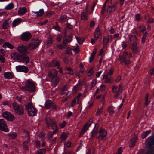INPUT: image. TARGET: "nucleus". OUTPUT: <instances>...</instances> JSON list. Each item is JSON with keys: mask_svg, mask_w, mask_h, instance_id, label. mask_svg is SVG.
I'll use <instances>...</instances> for the list:
<instances>
[{"mask_svg": "<svg viewBox=\"0 0 154 154\" xmlns=\"http://www.w3.org/2000/svg\"><path fill=\"white\" fill-rule=\"evenodd\" d=\"M36 86L35 82L32 80H28L25 82V86L22 87V88L30 92H34Z\"/></svg>", "mask_w": 154, "mask_h": 154, "instance_id": "obj_1", "label": "nucleus"}, {"mask_svg": "<svg viewBox=\"0 0 154 154\" xmlns=\"http://www.w3.org/2000/svg\"><path fill=\"white\" fill-rule=\"evenodd\" d=\"M41 42V40L38 38H33L29 44L27 48L29 50H34L38 48Z\"/></svg>", "mask_w": 154, "mask_h": 154, "instance_id": "obj_2", "label": "nucleus"}, {"mask_svg": "<svg viewBox=\"0 0 154 154\" xmlns=\"http://www.w3.org/2000/svg\"><path fill=\"white\" fill-rule=\"evenodd\" d=\"M132 57V54L131 53H128L126 51L123 52L122 56H119V59L122 63H123L125 64H128L130 63V61L129 59L126 60L131 58Z\"/></svg>", "mask_w": 154, "mask_h": 154, "instance_id": "obj_3", "label": "nucleus"}, {"mask_svg": "<svg viewBox=\"0 0 154 154\" xmlns=\"http://www.w3.org/2000/svg\"><path fill=\"white\" fill-rule=\"evenodd\" d=\"M12 106L15 112L17 114L20 115H22L23 114L24 109L21 105L14 102L12 104Z\"/></svg>", "mask_w": 154, "mask_h": 154, "instance_id": "obj_4", "label": "nucleus"}, {"mask_svg": "<svg viewBox=\"0 0 154 154\" xmlns=\"http://www.w3.org/2000/svg\"><path fill=\"white\" fill-rule=\"evenodd\" d=\"M122 90L121 85L119 84L118 86H113L112 87V92L115 94L114 97L115 98L119 97V96L121 93Z\"/></svg>", "mask_w": 154, "mask_h": 154, "instance_id": "obj_5", "label": "nucleus"}, {"mask_svg": "<svg viewBox=\"0 0 154 154\" xmlns=\"http://www.w3.org/2000/svg\"><path fill=\"white\" fill-rule=\"evenodd\" d=\"M26 109L28 111L29 116H33L36 114V112L35 108L30 103H28L26 105Z\"/></svg>", "mask_w": 154, "mask_h": 154, "instance_id": "obj_6", "label": "nucleus"}, {"mask_svg": "<svg viewBox=\"0 0 154 154\" xmlns=\"http://www.w3.org/2000/svg\"><path fill=\"white\" fill-rule=\"evenodd\" d=\"M47 125L48 127L51 126L52 125V127L54 131L57 132L58 131V128L57 126V124L55 121H53L50 118L47 119Z\"/></svg>", "mask_w": 154, "mask_h": 154, "instance_id": "obj_7", "label": "nucleus"}, {"mask_svg": "<svg viewBox=\"0 0 154 154\" xmlns=\"http://www.w3.org/2000/svg\"><path fill=\"white\" fill-rule=\"evenodd\" d=\"M93 121V118L92 117L89 119L88 122L84 125L82 128V130L80 133L81 136H82L83 135L86 131L88 129L89 127L91 125Z\"/></svg>", "mask_w": 154, "mask_h": 154, "instance_id": "obj_8", "label": "nucleus"}, {"mask_svg": "<svg viewBox=\"0 0 154 154\" xmlns=\"http://www.w3.org/2000/svg\"><path fill=\"white\" fill-rule=\"evenodd\" d=\"M3 117L7 121L12 122L15 119L14 115L8 112H5L3 114Z\"/></svg>", "mask_w": 154, "mask_h": 154, "instance_id": "obj_9", "label": "nucleus"}, {"mask_svg": "<svg viewBox=\"0 0 154 154\" xmlns=\"http://www.w3.org/2000/svg\"><path fill=\"white\" fill-rule=\"evenodd\" d=\"M31 34L28 32L23 33L21 35V39L24 41H27L32 38Z\"/></svg>", "mask_w": 154, "mask_h": 154, "instance_id": "obj_10", "label": "nucleus"}, {"mask_svg": "<svg viewBox=\"0 0 154 154\" xmlns=\"http://www.w3.org/2000/svg\"><path fill=\"white\" fill-rule=\"evenodd\" d=\"M0 129L5 132H8L9 131L5 121L3 119H0Z\"/></svg>", "mask_w": 154, "mask_h": 154, "instance_id": "obj_11", "label": "nucleus"}, {"mask_svg": "<svg viewBox=\"0 0 154 154\" xmlns=\"http://www.w3.org/2000/svg\"><path fill=\"white\" fill-rule=\"evenodd\" d=\"M107 132L104 128H100L99 131V135L96 137L97 138H101L102 140H104L106 136Z\"/></svg>", "mask_w": 154, "mask_h": 154, "instance_id": "obj_12", "label": "nucleus"}, {"mask_svg": "<svg viewBox=\"0 0 154 154\" xmlns=\"http://www.w3.org/2000/svg\"><path fill=\"white\" fill-rule=\"evenodd\" d=\"M16 69L17 72L27 73L28 72V68L24 65H18L16 66Z\"/></svg>", "mask_w": 154, "mask_h": 154, "instance_id": "obj_13", "label": "nucleus"}, {"mask_svg": "<svg viewBox=\"0 0 154 154\" xmlns=\"http://www.w3.org/2000/svg\"><path fill=\"white\" fill-rule=\"evenodd\" d=\"M10 56L11 59L18 62H20L21 55L20 54L18 53L15 52L12 53Z\"/></svg>", "mask_w": 154, "mask_h": 154, "instance_id": "obj_14", "label": "nucleus"}, {"mask_svg": "<svg viewBox=\"0 0 154 154\" xmlns=\"http://www.w3.org/2000/svg\"><path fill=\"white\" fill-rule=\"evenodd\" d=\"M23 134V137L25 138H26V140H27L23 142V146L26 149L27 146L26 144L28 143L30 141V137L29 135V133L28 132L24 131Z\"/></svg>", "mask_w": 154, "mask_h": 154, "instance_id": "obj_15", "label": "nucleus"}, {"mask_svg": "<svg viewBox=\"0 0 154 154\" xmlns=\"http://www.w3.org/2000/svg\"><path fill=\"white\" fill-rule=\"evenodd\" d=\"M103 79H104V82L105 83L112 84L113 82V78L112 77H109L108 75H104Z\"/></svg>", "mask_w": 154, "mask_h": 154, "instance_id": "obj_16", "label": "nucleus"}, {"mask_svg": "<svg viewBox=\"0 0 154 154\" xmlns=\"http://www.w3.org/2000/svg\"><path fill=\"white\" fill-rule=\"evenodd\" d=\"M27 47L26 46L22 45L17 47V51L20 53L21 54L27 53L28 52Z\"/></svg>", "mask_w": 154, "mask_h": 154, "instance_id": "obj_17", "label": "nucleus"}, {"mask_svg": "<svg viewBox=\"0 0 154 154\" xmlns=\"http://www.w3.org/2000/svg\"><path fill=\"white\" fill-rule=\"evenodd\" d=\"M99 126V125L98 123L95 124L94 127L91 131V138H94L95 135L97 134Z\"/></svg>", "mask_w": 154, "mask_h": 154, "instance_id": "obj_18", "label": "nucleus"}, {"mask_svg": "<svg viewBox=\"0 0 154 154\" xmlns=\"http://www.w3.org/2000/svg\"><path fill=\"white\" fill-rule=\"evenodd\" d=\"M11 22V20L10 19H6L2 24V28L4 29H8L10 26V25Z\"/></svg>", "mask_w": 154, "mask_h": 154, "instance_id": "obj_19", "label": "nucleus"}, {"mask_svg": "<svg viewBox=\"0 0 154 154\" xmlns=\"http://www.w3.org/2000/svg\"><path fill=\"white\" fill-rule=\"evenodd\" d=\"M101 32L100 29L99 27H97L95 30L94 37L95 40H98L101 36Z\"/></svg>", "mask_w": 154, "mask_h": 154, "instance_id": "obj_20", "label": "nucleus"}, {"mask_svg": "<svg viewBox=\"0 0 154 154\" xmlns=\"http://www.w3.org/2000/svg\"><path fill=\"white\" fill-rule=\"evenodd\" d=\"M48 75L51 79L58 77L57 76L58 72L55 69H53L48 72Z\"/></svg>", "mask_w": 154, "mask_h": 154, "instance_id": "obj_21", "label": "nucleus"}, {"mask_svg": "<svg viewBox=\"0 0 154 154\" xmlns=\"http://www.w3.org/2000/svg\"><path fill=\"white\" fill-rule=\"evenodd\" d=\"M21 60L20 62L23 63L25 64L29 63L30 61L29 57L26 54L21 55Z\"/></svg>", "mask_w": 154, "mask_h": 154, "instance_id": "obj_22", "label": "nucleus"}, {"mask_svg": "<svg viewBox=\"0 0 154 154\" xmlns=\"http://www.w3.org/2000/svg\"><path fill=\"white\" fill-rule=\"evenodd\" d=\"M22 21L21 18H17L15 19L12 23V27H14L20 25Z\"/></svg>", "mask_w": 154, "mask_h": 154, "instance_id": "obj_23", "label": "nucleus"}, {"mask_svg": "<svg viewBox=\"0 0 154 154\" xmlns=\"http://www.w3.org/2000/svg\"><path fill=\"white\" fill-rule=\"evenodd\" d=\"M112 36L111 35H108L104 37L103 40V44L106 45L109 42L112 41Z\"/></svg>", "mask_w": 154, "mask_h": 154, "instance_id": "obj_24", "label": "nucleus"}, {"mask_svg": "<svg viewBox=\"0 0 154 154\" xmlns=\"http://www.w3.org/2000/svg\"><path fill=\"white\" fill-rule=\"evenodd\" d=\"M60 81V78L59 77L51 79V84L53 87H56Z\"/></svg>", "mask_w": 154, "mask_h": 154, "instance_id": "obj_25", "label": "nucleus"}, {"mask_svg": "<svg viewBox=\"0 0 154 154\" xmlns=\"http://www.w3.org/2000/svg\"><path fill=\"white\" fill-rule=\"evenodd\" d=\"M27 12L26 8L25 7H20L18 11V13L19 15H23Z\"/></svg>", "mask_w": 154, "mask_h": 154, "instance_id": "obj_26", "label": "nucleus"}, {"mask_svg": "<svg viewBox=\"0 0 154 154\" xmlns=\"http://www.w3.org/2000/svg\"><path fill=\"white\" fill-rule=\"evenodd\" d=\"M68 87L67 85H64L60 90V93L62 94H66L67 95L68 94Z\"/></svg>", "mask_w": 154, "mask_h": 154, "instance_id": "obj_27", "label": "nucleus"}, {"mask_svg": "<svg viewBox=\"0 0 154 154\" xmlns=\"http://www.w3.org/2000/svg\"><path fill=\"white\" fill-rule=\"evenodd\" d=\"M4 77L6 79H9L14 78V76L12 72H6L4 73Z\"/></svg>", "mask_w": 154, "mask_h": 154, "instance_id": "obj_28", "label": "nucleus"}, {"mask_svg": "<svg viewBox=\"0 0 154 154\" xmlns=\"http://www.w3.org/2000/svg\"><path fill=\"white\" fill-rule=\"evenodd\" d=\"M53 37L51 35H50L48 38V40L46 44L48 47H50L52 45L53 42Z\"/></svg>", "mask_w": 154, "mask_h": 154, "instance_id": "obj_29", "label": "nucleus"}, {"mask_svg": "<svg viewBox=\"0 0 154 154\" xmlns=\"http://www.w3.org/2000/svg\"><path fill=\"white\" fill-rule=\"evenodd\" d=\"M44 11L43 9H40L39 11L34 12V14L37 17H39L42 16L44 13Z\"/></svg>", "mask_w": 154, "mask_h": 154, "instance_id": "obj_30", "label": "nucleus"}, {"mask_svg": "<svg viewBox=\"0 0 154 154\" xmlns=\"http://www.w3.org/2000/svg\"><path fill=\"white\" fill-rule=\"evenodd\" d=\"M3 47L4 48L7 47L11 49H13L14 48L13 45L11 44L8 42H5L3 44Z\"/></svg>", "mask_w": 154, "mask_h": 154, "instance_id": "obj_31", "label": "nucleus"}, {"mask_svg": "<svg viewBox=\"0 0 154 154\" xmlns=\"http://www.w3.org/2000/svg\"><path fill=\"white\" fill-rule=\"evenodd\" d=\"M128 39L130 42L135 41L137 40V38L135 36L131 34H129L128 35Z\"/></svg>", "mask_w": 154, "mask_h": 154, "instance_id": "obj_32", "label": "nucleus"}, {"mask_svg": "<svg viewBox=\"0 0 154 154\" xmlns=\"http://www.w3.org/2000/svg\"><path fill=\"white\" fill-rule=\"evenodd\" d=\"M52 102L50 100L47 101L45 103V107L47 109H49L52 105Z\"/></svg>", "mask_w": 154, "mask_h": 154, "instance_id": "obj_33", "label": "nucleus"}, {"mask_svg": "<svg viewBox=\"0 0 154 154\" xmlns=\"http://www.w3.org/2000/svg\"><path fill=\"white\" fill-rule=\"evenodd\" d=\"M108 112L111 115L113 114L115 112L113 106H109L108 108Z\"/></svg>", "mask_w": 154, "mask_h": 154, "instance_id": "obj_34", "label": "nucleus"}, {"mask_svg": "<svg viewBox=\"0 0 154 154\" xmlns=\"http://www.w3.org/2000/svg\"><path fill=\"white\" fill-rule=\"evenodd\" d=\"M146 141L149 144L154 143V136H150L147 138Z\"/></svg>", "mask_w": 154, "mask_h": 154, "instance_id": "obj_35", "label": "nucleus"}, {"mask_svg": "<svg viewBox=\"0 0 154 154\" xmlns=\"http://www.w3.org/2000/svg\"><path fill=\"white\" fill-rule=\"evenodd\" d=\"M150 130H148L144 132L141 134V137L143 139L145 138L151 132Z\"/></svg>", "mask_w": 154, "mask_h": 154, "instance_id": "obj_36", "label": "nucleus"}, {"mask_svg": "<svg viewBox=\"0 0 154 154\" xmlns=\"http://www.w3.org/2000/svg\"><path fill=\"white\" fill-rule=\"evenodd\" d=\"M67 18V15H62L60 17L59 20L61 22H64L66 21Z\"/></svg>", "mask_w": 154, "mask_h": 154, "instance_id": "obj_37", "label": "nucleus"}, {"mask_svg": "<svg viewBox=\"0 0 154 154\" xmlns=\"http://www.w3.org/2000/svg\"><path fill=\"white\" fill-rule=\"evenodd\" d=\"M7 135L10 138L14 139L16 137L17 134L15 133L11 132L8 133L7 134Z\"/></svg>", "mask_w": 154, "mask_h": 154, "instance_id": "obj_38", "label": "nucleus"}, {"mask_svg": "<svg viewBox=\"0 0 154 154\" xmlns=\"http://www.w3.org/2000/svg\"><path fill=\"white\" fill-rule=\"evenodd\" d=\"M132 50L133 52L135 54H139L140 53L139 48L138 46L134 48H132Z\"/></svg>", "mask_w": 154, "mask_h": 154, "instance_id": "obj_39", "label": "nucleus"}, {"mask_svg": "<svg viewBox=\"0 0 154 154\" xmlns=\"http://www.w3.org/2000/svg\"><path fill=\"white\" fill-rule=\"evenodd\" d=\"M14 7V5L13 3L11 2L8 4L5 7V9L7 10H9L12 9Z\"/></svg>", "mask_w": 154, "mask_h": 154, "instance_id": "obj_40", "label": "nucleus"}, {"mask_svg": "<svg viewBox=\"0 0 154 154\" xmlns=\"http://www.w3.org/2000/svg\"><path fill=\"white\" fill-rule=\"evenodd\" d=\"M65 71L66 73L72 75L73 74V71L70 68H67L65 69Z\"/></svg>", "mask_w": 154, "mask_h": 154, "instance_id": "obj_41", "label": "nucleus"}, {"mask_svg": "<svg viewBox=\"0 0 154 154\" xmlns=\"http://www.w3.org/2000/svg\"><path fill=\"white\" fill-rule=\"evenodd\" d=\"M81 18L82 20H87L88 19L87 14L84 12H82L81 14Z\"/></svg>", "mask_w": 154, "mask_h": 154, "instance_id": "obj_42", "label": "nucleus"}, {"mask_svg": "<svg viewBox=\"0 0 154 154\" xmlns=\"http://www.w3.org/2000/svg\"><path fill=\"white\" fill-rule=\"evenodd\" d=\"M81 84V82L79 81L78 83L76 84V85L73 88V92L74 93H75L77 90L78 89V87L79 86H80Z\"/></svg>", "mask_w": 154, "mask_h": 154, "instance_id": "obj_43", "label": "nucleus"}, {"mask_svg": "<svg viewBox=\"0 0 154 154\" xmlns=\"http://www.w3.org/2000/svg\"><path fill=\"white\" fill-rule=\"evenodd\" d=\"M97 83V80L96 79H94L92 80L91 82L90 88L91 89L92 88H94L96 85Z\"/></svg>", "mask_w": 154, "mask_h": 154, "instance_id": "obj_44", "label": "nucleus"}, {"mask_svg": "<svg viewBox=\"0 0 154 154\" xmlns=\"http://www.w3.org/2000/svg\"><path fill=\"white\" fill-rule=\"evenodd\" d=\"M67 137V134L65 132H63L62 133L60 137V138L62 140V141H64L66 140Z\"/></svg>", "mask_w": 154, "mask_h": 154, "instance_id": "obj_45", "label": "nucleus"}, {"mask_svg": "<svg viewBox=\"0 0 154 154\" xmlns=\"http://www.w3.org/2000/svg\"><path fill=\"white\" fill-rule=\"evenodd\" d=\"M46 149H39L36 154H45L46 152Z\"/></svg>", "mask_w": 154, "mask_h": 154, "instance_id": "obj_46", "label": "nucleus"}, {"mask_svg": "<svg viewBox=\"0 0 154 154\" xmlns=\"http://www.w3.org/2000/svg\"><path fill=\"white\" fill-rule=\"evenodd\" d=\"M115 9V6L114 5L109 6L108 7V9L107 10V12L110 13L112 11V10Z\"/></svg>", "mask_w": 154, "mask_h": 154, "instance_id": "obj_47", "label": "nucleus"}, {"mask_svg": "<svg viewBox=\"0 0 154 154\" xmlns=\"http://www.w3.org/2000/svg\"><path fill=\"white\" fill-rule=\"evenodd\" d=\"M52 65L54 67L58 66L60 65V63L58 61L53 60L52 62Z\"/></svg>", "mask_w": 154, "mask_h": 154, "instance_id": "obj_48", "label": "nucleus"}, {"mask_svg": "<svg viewBox=\"0 0 154 154\" xmlns=\"http://www.w3.org/2000/svg\"><path fill=\"white\" fill-rule=\"evenodd\" d=\"M142 18L140 15L139 14H136L135 15V20L136 21H140Z\"/></svg>", "mask_w": 154, "mask_h": 154, "instance_id": "obj_49", "label": "nucleus"}, {"mask_svg": "<svg viewBox=\"0 0 154 154\" xmlns=\"http://www.w3.org/2000/svg\"><path fill=\"white\" fill-rule=\"evenodd\" d=\"M103 107H102L100 109H98L96 113V115L97 116H99L103 112Z\"/></svg>", "mask_w": 154, "mask_h": 154, "instance_id": "obj_50", "label": "nucleus"}, {"mask_svg": "<svg viewBox=\"0 0 154 154\" xmlns=\"http://www.w3.org/2000/svg\"><path fill=\"white\" fill-rule=\"evenodd\" d=\"M73 36L72 34H70L68 35V38L66 39V42L67 43L69 42H70L72 41V38Z\"/></svg>", "mask_w": 154, "mask_h": 154, "instance_id": "obj_51", "label": "nucleus"}, {"mask_svg": "<svg viewBox=\"0 0 154 154\" xmlns=\"http://www.w3.org/2000/svg\"><path fill=\"white\" fill-rule=\"evenodd\" d=\"M56 132L53 131V132H50L48 133V136L49 138H51L53 137V135L56 133Z\"/></svg>", "mask_w": 154, "mask_h": 154, "instance_id": "obj_52", "label": "nucleus"}, {"mask_svg": "<svg viewBox=\"0 0 154 154\" xmlns=\"http://www.w3.org/2000/svg\"><path fill=\"white\" fill-rule=\"evenodd\" d=\"M66 124V122L65 121H63L60 123L59 124V126L60 128H64Z\"/></svg>", "mask_w": 154, "mask_h": 154, "instance_id": "obj_53", "label": "nucleus"}, {"mask_svg": "<svg viewBox=\"0 0 154 154\" xmlns=\"http://www.w3.org/2000/svg\"><path fill=\"white\" fill-rule=\"evenodd\" d=\"M114 72V69L112 68H111L109 70L108 73V74L106 75H108V76H111L113 74Z\"/></svg>", "mask_w": 154, "mask_h": 154, "instance_id": "obj_54", "label": "nucleus"}, {"mask_svg": "<svg viewBox=\"0 0 154 154\" xmlns=\"http://www.w3.org/2000/svg\"><path fill=\"white\" fill-rule=\"evenodd\" d=\"M45 134L43 132L40 133L39 134V137L42 139H45Z\"/></svg>", "mask_w": 154, "mask_h": 154, "instance_id": "obj_55", "label": "nucleus"}, {"mask_svg": "<svg viewBox=\"0 0 154 154\" xmlns=\"http://www.w3.org/2000/svg\"><path fill=\"white\" fill-rule=\"evenodd\" d=\"M0 61L2 63L5 62V59L3 56L0 55Z\"/></svg>", "mask_w": 154, "mask_h": 154, "instance_id": "obj_56", "label": "nucleus"}, {"mask_svg": "<svg viewBox=\"0 0 154 154\" xmlns=\"http://www.w3.org/2000/svg\"><path fill=\"white\" fill-rule=\"evenodd\" d=\"M94 73V72L92 69H91L89 70L88 71V76H92Z\"/></svg>", "mask_w": 154, "mask_h": 154, "instance_id": "obj_57", "label": "nucleus"}, {"mask_svg": "<svg viewBox=\"0 0 154 154\" xmlns=\"http://www.w3.org/2000/svg\"><path fill=\"white\" fill-rule=\"evenodd\" d=\"M106 88V86L105 85L102 84L100 86V89L102 91H104Z\"/></svg>", "mask_w": 154, "mask_h": 154, "instance_id": "obj_58", "label": "nucleus"}, {"mask_svg": "<svg viewBox=\"0 0 154 154\" xmlns=\"http://www.w3.org/2000/svg\"><path fill=\"white\" fill-rule=\"evenodd\" d=\"M131 45L132 46V48H134L137 47V42H135L134 41L132 42V43H131Z\"/></svg>", "mask_w": 154, "mask_h": 154, "instance_id": "obj_59", "label": "nucleus"}, {"mask_svg": "<svg viewBox=\"0 0 154 154\" xmlns=\"http://www.w3.org/2000/svg\"><path fill=\"white\" fill-rule=\"evenodd\" d=\"M76 98H74L73 100L72 101L71 103V106L72 107H73L75 104L76 103Z\"/></svg>", "mask_w": 154, "mask_h": 154, "instance_id": "obj_60", "label": "nucleus"}, {"mask_svg": "<svg viewBox=\"0 0 154 154\" xmlns=\"http://www.w3.org/2000/svg\"><path fill=\"white\" fill-rule=\"evenodd\" d=\"M35 144L36 146V147L38 148L40 147V143L39 141L37 140L35 142Z\"/></svg>", "mask_w": 154, "mask_h": 154, "instance_id": "obj_61", "label": "nucleus"}, {"mask_svg": "<svg viewBox=\"0 0 154 154\" xmlns=\"http://www.w3.org/2000/svg\"><path fill=\"white\" fill-rule=\"evenodd\" d=\"M109 31L111 34H112L115 32V31L114 28H113V26H112L110 29H109Z\"/></svg>", "mask_w": 154, "mask_h": 154, "instance_id": "obj_62", "label": "nucleus"}, {"mask_svg": "<svg viewBox=\"0 0 154 154\" xmlns=\"http://www.w3.org/2000/svg\"><path fill=\"white\" fill-rule=\"evenodd\" d=\"M62 38V36L61 35H57L56 37V39L58 41L60 42L61 41Z\"/></svg>", "mask_w": 154, "mask_h": 154, "instance_id": "obj_63", "label": "nucleus"}, {"mask_svg": "<svg viewBox=\"0 0 154 154\" xmlns=\"http://www.w3.org/2000/svg\"><path fill=\"white\" fill-rule=\"evenodd\" d=\"M121 79V77L120 75H119L117 78L115 79V81L117 82H119Z\"/></svg>", "mask_w": 154, "mask_h": 154, "instance_id": "obj_64", "label": "nucleus"}]
</instances>
